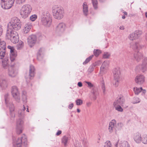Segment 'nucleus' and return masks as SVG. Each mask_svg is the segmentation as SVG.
<instances>
[{
    "instance_id": "1",
    "label": "nucleus",
    "mask_w": 147,
    "mask_h": 147,
    "mask_svg": "<svg viewBox=\"0 0 147 147\" xmlns=\"http://www.w3.org/2000/svg\"><path fill=\"white\" fill-rule=\"evenodd\" d=\"M53 16L55 19L60 20L63 17L64 11L62 7L58 5H55L53 7Z\"/></svg>"
},
{
    "instance_id": "2",
    "label": "nucleus",
    "mask_w": 147,
    "mask_h": 147,
    "mask_svg": "<svg viewBox=\"0 0 147 147\" xmlns=\"http://www.w3.org/2000/svg\"><path fill=\"white\" fill-rule=\"evenodd\" d=\"M6 37L13 43H16L19 40L18 35L17 32L14 30L7 29L6 34Z\"/></svg>"
},
{
    "instance_id": "3",
    "label": "nucleus",
    "mask_w": 147,
    "mask_h": 147,
    "mask_svg": "<svg viewBox=\"0 0 147 147\" xmlns=\"http://www.w3.org/2000/svg\"><path fill=\"white\" fill-rule=\"evenodd\" d=\"M41 22L44 26L49 27L51 24L52 22V17L49 12L43 13L41 17Z\"/></svg>"
},
{
    "instance_id": "4",
    "label": "nucleus",
    "mask_w": 147,
    "mask_h": 147,
    "mask_svg": "<svg viewBox=\"0 0 147 147\" xmlns=\"http://www.w3.org/2000/svg\"><path fill=\"white\" fill-rule=\"evenodd\" d=\"M32 10V7L29 4L24 5L22 7L20 13L21 17L24 19L26 18L29 15Z\"/></svg>"
},
{
    "instance_id": "5",
    "label": "nucleus",
    "mask_w": 147,
    "mask_h": 147,
    "mask_svg": "<svg viewBox=\"0 0 147 147\" xmlns=\"http://www.w3.org/2000/svg\"><path fill=\"white\" fill-rule=\"evenodd\" d=\"M9 94H7L5 95V102L7 106L9 107L11 116V120L13 121L14 120V118L15 117V114L14 112L15 108L14 106L11 102H9L8 100V97Z\"/></svg>"
},
{
    "instance_id": "6",
    "label": "nucleus",
    "mask_w": 147,
    "mask_h": 147,
    "mask_svg": "<svg viewBox=\"0 0 147 147\" xmlns=\"http://www.w3.org/2000/svg\"><path fill=\"white\" fill-rule=\"evenodd\" d=\"M23 143L25 146L27 144V139L26 137L24 134L20 138H18L17 140L14 141L13 144L17 147H21L22 144Z\"/></svg>"
},
{
    "instance_id": "7",
    "label": "nucleus",
    "mask_w": 147,
    "mask_h": 147,
    "mask_svg": "<svg viewBox=\"0 0 147 147\" xmlns=\"http://www.w3.org/2000/svg\"><path fill=\"white\" fill-rule=\"evenodd\" d=\"M114 81L113 83L115 87L118 86L119 82V81L120 75V71L119 68L117 67L113 69V70Z\"/></svg>"
},
{
    "instance_id": "8",
    "label": "nucleus",
    "mask_w": 147,
    "mask_h": 147,
    "mask_svg": "<svg viewBox=\"0 0 147 147\" xmlns=\"http://www.w3.org/2000/svg\"><path fill=\"white\" fill-rule=\"evenodd\" d=\"M125 100L124 97L122 95H120L117 97L113 105H120L124 108H127V106L125 104Z\"/></svg>"
},
{
    "instance_id": "9",
    "label": "nucleus",
    "mask_w": 147,
    "mask_h": 147,
    "mask_svg": "<svg viewBox=\"0 0 147 147\" xmlns=\"http://www.w3.org/2000/svg\"><path fill=\"white\" fill-rule=\"evenodd\" d=\"M15 0H1V7L4 9H8L11 7Z\"/></svg>"
},
{
    "instance_id": "10",
    "label": "nucleus",
    "mask_w": 147,
    "mask_h": 147,
    "mask_svg": "<svg viewBox=\"0 0 147 147\" xmlns=\"http://www.w3.org/2000/svg\"><path fill=\"white\" fill-rule=\"evenodd\" d=\"M136 69L143 73L145 72L147 69V58L145 57L142 60V64H139L136 66Z\"/></svg>"
},
{
    "instance_id": "11",
    "label": "nucleus",
    "mask_w": 147,
    "mask_h": 147,
    "mask_svg": "<svg viewBox=\"0 0 147 147\" xmlns=\"http://www.w3.org/2000/svg\"><path fill=\"white\" fill-rule=\"evenodd\" d=\"M11 91L13 97L17 102H19L20 101V96L17 87L16 86H13L11 88Z\"/></svg>"
},
{
    "instance_id": "12",
    "label": "nucleus",
    "mask_w": 147,
    "mask_h": 147,
    "mask_svg": "<svg viewBox=\"0 0 147 147\" xmlns=\"http://www.w3.org/2000/svg\"><path fill=\"white\" fill-rule=\"evenodd\" d=\"M142 31L140 30H136L134 32L130 34L129 36V39L131 40H135L138 38L142 34Z\"/></svg>"
},
{
    "instance_id": "13",
    "label": "nucleus",
    "mask_w": 147,
    "mask_h": 147,
    "mask_svg": "<svg viewBox=\"0 0 147 147\" xmlns=\"http://www.w3.org/2000/svg\"><path fill=\"white\" fill-rule=\"evenodd\" d=\"M23 121L21 119H19L17 121L16 129L17 133L18 134H21L22 131Z\"/></svg>"
},
{
    "instance_id": "14",
    "label": "nucleus",
    "mask_w": 147,
    "mask_h": 147,
    "mask_svg": "<svg viewBox=\"0 0 147 147\" xmlns=\"http://www.w3.org/2000/svg\"><path fill=\"white\" fill-rule=\"evenodd\" d=\"M37 40L36 36L35 35L30 36L27 38V42L29 45L31 47L35 44Z\"/></svg>"
},
{
    "instance_id": "15",
    "label": "nucleus",
    "mask_w": 147,
    "mask_h": 147,
    "mask_svg": "<svg viewBox=\"0 0 147 147\" xmlns=\"http://www.w3.org/2000/svg\"><path fill=\"white\" fill-rule=\"evenodd\" d=\"M14 63H11L10 66L8 68V74L9 76L14 77L17 74V72L15 70L14 67Z\"/></svg>"
},
{
    "instance_id": "16",
    "label": "nucleus",
    "mask_w": 147,
    "mask_h": 147,
    "mask_svg": "<svg viewBox=\"0 0 147 147\" xmlns=\"http://www.w3.org/2000/svg\"><path fill=\"white\" fill-rule=\"evenodd\" d=\"M21 25L20 22H18L17 24H8L7 26L8 29L13 30V29L15 30H18L21 27Z\"/></svg>"
},
{
    "instance_id": "17",
    "label": "nucleus",
    "mask_w": 147,
    "mask_h": 147,
    "mask_svg": "<svg viewBox=\"0 0 147 147\" xmlns=\"http://www.w3.org/2000/svg\"><path fill=\"white\" fill-rule=\"evenodd\" d=\"M135 80L138 84H143L144 82L145 77L142 75H138L135 78Z\"/></svg>"
},
{
    "instance_id": "18",
    "label": "nucleus",
    "mask_w": 147,
    "mask_h": 147,
    "mask_svg": "<svg viewBox=\"0 0 147 147\" xmlns=\"http://www.w3.org/2000/svg\"><path fill=\"white\" fill-rule=\"evenodd\" d=\"M65 23H60L56 26V31L57 32H63L65 30Z\"/></svg>"
},
{
    "instance_id": "19",
    "label": "nucleus",
    "mask_w": 147,
    "mask_h": 147,
    "mask_svg": "<svg viewBox=\"0 0 147 147\" xmlns=\"http://www.w3.org/2000/svg\"><path fill=\"white\" fill-rule=\"evenodd\" d=\"M116 121L115 120H112V121L110 122L109 126V130L110 133H112L115 130L116 131V129L115 127Z\"/></svg>"
},
{
    "instance_id": "20",
    "label": "nucleus",
    "mask_w": 147,
    "mask_h": 147,
    "mask_svg": "<svg viewBox=\"0 0 147 147\" xmlns=\"http://www.w3.org/2000/svg\"><path fill=\"white\" fill-rule=\"evenodd\" d=\"M143 56L142 53L138 51L134 53L133 59L138 62L142 59Z\"/></svg>"
},
{
    "instance_id": "21",
    "label": "nucleus",
    "mask_w": 147,
    "mask_h": 147,
    "mask_svg": "<svg viewBox=\"0 0 147 147\" xmlns=\"http://www.w3.org/2000/svg\"><path fill=\"white\" fill-rule=\"evenodd\" d=\"M143 46L141 45L140 43L138 42H136L135 43H132L131 44L130 47L134 50H138L140 49Z\"/></svg>"
},
{
    "instance_id": "22",
    "label": "nucleus",
    "mask_w": 147,
    "mask_h": 147,
    "mask_svg": "<svg viewBox=\"0 0 147 147\" xmlns=\"http://www.w3.org/2000/svg\"><path fill=\"white\" fill-rule=\"evenodd\" d=\"M0 86L3 89L6 88L7 86V84L4 78L0 76Z\"/></svg>"
},
{
    "instance_id": "23",
    "label": "nucleus",
    "mask_w": 147,
    "mask_h": 147,
    "mask_svg": "<svg viewBox=\"0 0 147 147\" xmlns=\"http://www.w3.org/2000/svg\"><path fill=\"white\" fill-rule=\"evenodd\" d=\"M35 68L32 65H31L30 66L29 70V76L30 79H32V78L34 77L35 73Z\"/></svg>"
},
{
    "instance_id": "24",
    "label": "nucleus",
    "mask_w": 147,
    "mask_h": 147,
    "mask_svg": "<svg viewBox=\"0 0 147 147\" xmlns=\"http://www.w3.org/2000/svg\"><path fill=\"white\" fill-rule=\"evenodd\" d=\"M17 56V52L16 50L12 53H10V59L11 62V63H14V61Z\"/></svg>"
},
{
    "instance_id": "25",
    "label": "nucleus",
    "mask_w": 147,
    "mask_h": 147,
    "mask_svg": "<svg viewBox=\"0 0 147 147\" xmlns=\"http://www.w3.org/2000/svg\"><path fill=\"white\" fill-rule=\"evenodd\" d=\"M9 62V60L8 58H5L2 61V65L3 68L5 69H7L10 66H9L8 63Z\"/></svg>"
},
{
    "instance_id": "26",
    "label": "nucleus",
    "mask_w": 147,
    "mask_h": 147,
    "mask_svg": "<svg viewBox=\"0 0 147 147\" xmlns=\"http://www.w3.org/2000/svg\"><path fill=\"white\" fill-rule=\"evenodd\" d=\"M83 11L84 15L87 16L88 14V6L86 2H84L83 4Z\"/></svg>"
},
{
    "instance_id": "27",
    "label": "nucleus",
    "mask_w": 147,
    "mask_h": 147,
    "mask_svg": "<svg viewBox=\"0 0 147 147\" xmlns=\"http://www.w3.org/2000/svg\"><path fill=\"white\" fill-rule=\"evenodd\" d=\"M134 139L137 143H140L142 140L141 135L140 134L138 133L134 136Z\"/></svg>"
},
{
    "instance_id": "28",
    "label": "nucleus",
    "mask_w": 147,
    "mask_h": 147,
    "mask_svg": "<svg viewBox=\"0 0 147 147\" xmlns=\"http://www.w3.org/2000/svg\"><path fill=\"white\" fill-rule=\"evenodd\" d=\"M32 28V26L30 23H28L25 25V28L24 30V33H27Z\"/></svg>"
},
{
    "instance_id": "29",
    "label": "nucleus",
    "mask_w": 147,
    "mask_h": 147,
    "mask_svg": "<svg viewBox=\"0 0 147 147\" xmlns=\"http://www.w3.org/2000/svg\"><path fill=\"white\" fill-rule=\"evenodd\" d=\"M120 147H130L127 142L124 141H121L119 143Z\"/></svg>"
},
{
    "instance_id": "30",
    "label": "nucleus",
    "mask_w": 147,
    "mask_h": 147,
    "mask_svg": "<svg viewBox=\"0 0 147 147\" xmlns=\"http://www.w3.org/2000/svg\"><path fill=\"white\" fill-rule=\"evenodd\" d=\"M109 64L108 61H104L100 67V70L103 71L104 69H106L108 67Z\"/></svg>"
},
{
    "instance_id": "31",
    "label": "nucleus",
    "mask_w": 147,
    "mask_h": 147,
    "mask_svg": "<svg viewBox=\"0 0 147 147\" xmlns=\"http://www.w3.org/2000/svg\"><path fill=\"white\" fill-rule=\"evenodd\" d=\"M20 20L16 17H13L11 19V21L8 24H17L18 22H20Z\"/></svg>"
},
{
    "instance_id": "32",
    "label": "nucleus",
    "mask_w": 147,
    "mask_h": 147,
    "mask_svg": "<svg viewBox=\"0 0 147 147\" xmlns=\"http://www.w3.org/2000/svg\"><path fill=\"white\" fill-rule=\"evenodd\" d=\"M26 93L25 91H23L22 95V100L24 103H26L27 102V98L26 95Z\"/></svg>"
},
{
    "instance_id": "33",
    "label": "nucleus",
    "mask_w": 147,
    "mask_h": 147,
    "mask_svg": "<svg viewBox=\"0 0 147 147\" xmlns=\"http://www.w3.org/2000/svg\"><path fill=\"white\" fill-rule=\"evenodd\" d=\"M6 48V43L0 39V50H5Z\"/></svg>"
},
{
    "instance_id": "34",
    "label": "nucleus",
    "mask_w": 147,
    "mask_h": 147,
    "mask_svg": "<svg viewBox=\"0 0 147 147\" xmlns=\"http://www.w3.org/2000/svg\"><path fill=\"white\" fill-rule=\"evenodd\" d=\"M68 140V137L65 136H64L62 139V143L64 144L65 146H67Z\"/></svg>"
},
{
    "instance_id": "35",
    "label": "nucleus",
    "mask_w": 147,
    "mask_h": 147,
    "mask_svg": "<svg viewBox=\"0 0 147 147\" xmlns=\"http://www.w3.org/2000/svg\"><path fill=\"white\" fill-rule=\"evenodd\" d=\"M5 55V50H0V59H3Z\"/></svg>"
},
{
    "instance_id": "36",
    "label": "nucleus",
    "mask_w": 147,
    "mask_h": 147,
    "mask_svg": "<svg viewBox=\"0 0 147 147\" xmlns=\"http://www.w3.org/2000/svg\"><path fill=\"white\" fill-rule=\"evenodd\" d=\"M134 90L135 94L138 95L141 91L142 90V88L135 87L134 88Z\"/></svg>"
},
{
    "instance_id": "37",
    "label": "nucleus",
    "mask_w": 147,
    "mask_h": 147,
    "mask_svg": "<svg viewBox=\"0 0 147 147\" xmlns=\"http://www.w3.org/2000/svg\"><path fill=\"white\" fill-rule=\"evenodd\" d=\"M140 101V100L139 98L138 97H135L133 98L132 102L135 104L139 103Z\"/></svg>"
},
{
    "instance_id": "38",
    "label": "nucleus",
    "mask_w": 147,
    "mask_h": 147,
    "mask_svg": "<svg viewBox=\"0 0 147 147\" xmlns=\"http://www.w3.org/2000/svg\"><path fill=\"white\" fill-rule=\"evenodd\" d=\"M114 105L116 110L121 112L123 111V109L121 107V105Z\"/></svg>"
},
{
    "instance_id": "39",
    "label": "nucleus",
    "mask_w": 147,
    "mask_h": 147,
    "mask_svg": "<svg viewBox=\"0 0 147 147\" xmlns=\"http://www.w3.org/2000/svg\"><path fill=\"white\" fill-rule=\"evenodd\" d=\"M123 126V124L121 123H119L117 125L116 124V132L118 130L121 129Z\"/></svg>"
},
{
    "instance_id": "40",
    "label": "nucleus",
    "mask_w": 147,
    "mask_h": 147,
    "mask_svg": "<svg viewBox=\"0 0 147 147\" xmlns=\"http://www.w3.org/2000/svg\"><path fill=\"white\" fill-rule=\"evenodd\" d=\"M94 56V55H92L90 56L89 57L87 58L85 60V61L83 62V64L84 65H85L87 63H88L90 60L92 59V58Z\"/></svg>"
},
{
    "instance_id": "41",
    "label": "nucleus",
    "mask_w": 147,
    "mask_h": 147,
    "mask_svg": "<svg viewBox=\"0 0 147 147\" xmlns=\"http://www.w3.org/2000/svg\"><path fill=\"white\" fill-rule=\"evenodd\" d=\"M101 53V51L99 49H94V54L96 57H98Z\"/></svg>"
},
{
    "instance_id": "42",
    "label": "nucleus",
    "mask_w": 147,
    "mask_h": 147,
    "mask_svg": "<svg viewBox=\"0 0 147 147\" xmlns=\"http://www.w3.org/2000/svg\"><path fill=\"white\" fill-rule=\"evenodd\" d=\"M93 6L95 9H97V0H92Z\"/></svg>"
},
{
    "instance_id": "43",
    "label": "nucleus",
    "mask_w": 147,
    "mask_h": 147,
    "mask_svg": "<svg viewBox=\"0 0 147 147\" xmlns=\"http://www.w3.org/2000/svg\"><path fill=\"white\" fill-rule=\"evenodd\" d=\"M141 141L143 143L146 144H147V136L144 135L143 136V138H142Z\"/></svg>"
},
{
    "instance_id": "44",
    "label": "nucleus",
    "mask_w": 147,
    "mask_h": 147,
    "mask_svg": "<svg viewBox=\"0 0 147 147\" xmlns=\"http://www.w3.org/2000/svg\"><path fill=\"white\" fill-rule=\"evenodd\" d=\"M43 57V55L37 53V59L39 61H41L42 60Z\"/></svg>"
},
{
    "instance_id": "45",
    "label": "nucleus",
    "mask_w": 147,
    "mask_h": 147,
    "mask_svg": "<svg viewBox=\"0 0 147 147\" xmlns=\"http://www.w3.org/2000/svg\"><path fill=\"white\" fill-rule=\"evenodd\" d=\"M18 115L19 117H23L24 115V112L21 109L18 111Z\"/></svg>"
},
{
    "instance_id": "46",
    "label": "nucleus",
    "mask_w": 147,
    "mask_h": 147,
    "mask_svg": "<svg viewBox=\"0 0 147 147\" xmlns=\"http://www.w3.org/2000/svg\"><path fill=\"white\" fill-rule=\"evenodd\" d=\"M76 103L77 105H80L83 104V101L80 99H77L76 101Z\"/></svg>"
},
{
    "instance_id": "47",
    "label": "nucleus",
    "mask_w": 147,
    "mask_h": 147,
    "mask_svg": "<svg viewBox=\"0 0 147 147\" xmlns=\"http://www.w3.org/2000/svg\"><path fill=\"white\" fill-rule=\"evenodd\" d=\"M110 55V54L108 52L105 53L103 55V57L104 58H108Z\"/></svg>"
},
{
    "instance_id": "48",
    "label": "nucleus",
    "mask_w": 147,
    "mask_h": 147,
    "mask_svg": "<svg viewBox=\"0 0 147 147\" xmlns=\"http://www.w3.org/2000/svg\"><path fill=\"white\" fill-rule=\"evenodd\" d=\"M101 63V61H98L93 63L92 65L95 67L96 66L100 65Z\"/></svg>"
},
{
    "instance_id": "49",
    "label": "nucleus",
    "mask_w": 147,
    "mask_h": 147,
    "mask_svg": "<svg viewBox=\"0 0 147 147\" xmlns=\"http://www.w3.org/2000/svg\"><path fill=\"white\" fill-rule=\"evenodd\" d=\"M95 67L92 65H91L88 69V71L90 73L92 72L94 70Z\"/></svg>"
},
{
    "instance_id": "50",
    "label": "nucleus",
    "mask_w": 147,
    "mask_h": 147,
    "mask_svg": "<svg viewBox=\"0 0 147 147\" xmlns=\"http://www.w3.org/2000/svg\"><path fill=\"white\" fill-rule=\"evenodd\" d=\"M37 18V16L36 15H32L30 17V20L32 21H34Z\"/></svg>"
},
{
    "instance_id": "51",
    "label": "nucleus",
    "mask_w": 147,
    "mask_h": 147,
    "mask_svg": "<svg viewBox=\"0 0 147 147\" xmlns=\"http://www.w3.org/2000/svg\"><path fill=\"white\" fill-rule=\"evenodd\" d=\"M7 48L10 50V53H12L15 50L14 47L13 46L9 45L7 46Z\"/></svg>"
},
{
    "instance_id": "52",
    "label": "nucleus",
    "mask_w": 147,
    "mask_h": 147,
    "mask_svg": "<svg viewBox=\"0 0 147 147\" xmlns=\"http://www.w3.org/2000/svg\"><path fill=\"white\" fill-rule=\"evenodd\" d=\"M111 144L110 142L109 141L106 142L105 143L104 147H111Z\"/></svg>"
},
{
    "instance_id": "53",
    "label": "nucleus",
    "mask_w": 147,
    "mask_h": 147,
    "mask_svg": "<svg viewBox=\"0 0 147 147\" xmlns=\"http://www.w3.org/2000/svg\"><path fill=\"white\" fill-rule=\"evenodd\" d=\"M85 82L88 85V87L90 88H91L94 86L93 84L89 82L85 81Z\"/></svg>"
},
{
    "instance_id": "54",
    "label": "nucleus",
    "mask_w": 147,
    "mask_h": 147,
    "mask_svg": "<svg viewBox=\"0 0 147 147\" xmlns=\"http://www.w3.org/2000/svg\"><path fill=\"white\" fill-rule=\"evenodd\" d=\"M92 93L94 96H95L97 94V90L96 89L93 88L92 91Z\"/></svg>"
},
{
    "instance_id": "55",
    "label": "nucleus",
    "mask_w": 147,
    "mask_h": 147,
    "mask_svg": "<svg viewBox=\"0 0 147 147\" xmlns=\"http://www.w3.org/2000/svg\"><path fill=\"white\" fill-rule=\"evenodd\" d=\"M44 51V49L42 48H40L38 50V51L37 53H39V54H41L43 55V51Z\"/></svg>"
},
{
    "instance_id": "56",
    "label": "nucleus",
    "mask_w": 147,
    "mask_h": 147,
    "mask_svg": "<svg viewBox=\"0 0 147 147\" xmlns=\"http://www.w3.org/2000/svg\"><path fill=\"white\" fill-rule=\"evenodd\" d=\"M102 88L103 90V92L104 93H105V87L104 84V81H102Z\"/></svg>"
},
{
    "instance_id": "57",
    "label": "nucleus",
    "mask_w": 147,
    "mask_h": 147,
    "mask_svg": "<svg viewBox=\"0 0 147 147\" xmlns=\"http://www.w3.org/2000/svg\"><path fill=\"white\" fill-rule=\"evenodd\" d=\"M26 0H17L16 2L17 3L20 4L24 3Z\"/></svg>"
},
{
    "instance_id": "58",
    "label": "nucleus",
    "mask_w": 147,
    "mask_h": 147,
    "mask_svg": "<svg viewBox=\"0 0 147 147\" xmlns=\"http://www.w3.org/2000/svg\"><path fill=\"white\" fill-rule=\"evenodd\" d=\"M73 106H74L73 104L72 103H71L68 106V108L69 109H71L73 107Z\"/></svg>"
},
{
    "instance_id": "59",
    "label": "nucleus",
    "mask_w": 147,
    "mask_h": 147,
    "mask_svg": "<svg viewBox=\"0 0 147 147\" xmlns=\"http://www.w3.org/2000/svg\"><path fill=\"white\" fill-rule=\"evenodd\" d=\"M61 130H58V131L57 132V133L56 134V135L57 136H59L61 133Z\"/></svg>"
},
{
    "instance_id": "60",
    "label": "nucleus",
    "mask_w": 147,
    "mask_h": 147,
    "mask_svg": "<svg viewBox=\"0 0 147 147\" xmlns=\"http://www.w3.org/2000/svg\"><path fill=\"white\" fill-rule=\"evenodd\" d=\"M78 85L79 87H81L82 86V84L81 82H79L78 83Z\"/></svg>"
},
{
    "instance_id": "61",
    "label": "nucleus",
    "mask_w": 147,
    "mask_h": 147,
    "mask_svg": "<svg viewBox=\"0 0 147 147\" xmlns=\"http://www.w3.org/2000/svg\"><path fill=\"white\" fill-rule=\"evenodd\" d=\"M3 29L1 26H0V36L2 34Z\"/></svg>"
},
{
    "instance_id": "62",
    "label": "nucleus",
    "mask_w": 147,
    "mask_h": 147,
    "mask_svg": "<svg viewBox=\"0 0 147 147\" xmlns=\"http://www.w3.org/2000/svg\"><path fill=\"white\" fill-rule=\"evenodd\" d=\"M91 102H89L87 103L86 105L87 107H89L91 105Z\"/></svg>"
},
{
    "instance_id": "63",
    "label": "nucleus",
    "mask_w": 147,
    "mask_h": 147,
    "mask_svg": "<svg viewBox=\"0 0 147 147\" xmlns=\"http://www.w3.org/2000/svg\"><path fill=\"white\" fill-rule=\"evenodd\" d=\"M141 92H142V93L143 94H145V93L146 92V90H143V89H142V91Z\"/></svg>"
},
{
    "instance_id": "64",
    "label": "nucleus",
    "mask_w": 147,
    "mask_h": 147,
    "mask_svg": "<svg viewBox=\"0 0 147 147\" xmlns=\"http://www.w3.org/2000/svg\"><path fill=\"white\" fill-rule=\"evenodd\" d=\"M120 29L121 30H123L124 29V26H121L120 27Z\"/></svg>"
}]
</instances>
